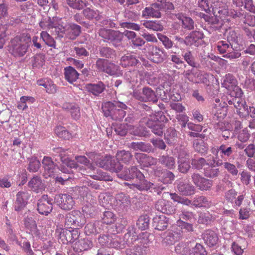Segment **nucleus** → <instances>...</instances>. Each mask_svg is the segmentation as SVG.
<instances>
[{
    "label": "nucleus",
    "mask_w": 255,
    "mask_h": 255,
    "mask_svg": "<svg viewBox=\"0 0 255 255\" xmlns=\"http://www.w3.org/2000/svg\"><path fill=\"white\" fill-rule=\"evenodd\" d=\"M165 139L168 144L174 145L177 140V132L173 128H168L164 133Z\"/></svg>",
    "instance_id": "nucleus-39"
},
{
    "label": "nucleus",
    "mask_w": 255,
    "mask_h": 255,
    "mask_svg": "<svg viewBox=\"0 0 255 255\" xmlns=\"http://www.w3.org/2000/svg\"><path fill=\"white\" fill-rule=\"evenodd\" d=\"M130 127L131 126L127 123H115L112 124V128L116 134L121 136H125L127 134Z\"/></svg>",
    "instance_id": "nucleus-31"
},
{
    "label": "nucleus",
    "mask_w": 255,
    "mask_h": 255,
    "mask_svg": "<svg viewBox=\"0 0 255 255\" xmlns=\"http://www.w3.org/2000/svg\"><path fill=\"white\" fill-rule=\"evenodd\" d=\"M42 165L44 169V174L49 177H51L54 174L57 164L52 160L51 157L44 156L42 160Z\"/></svg>",
    "instance_id": "nucleus-17"
},
{
    "label": "nucleus",
    "mask_w": 255,
    "mask_h": 255,
    "mask_svg": "<svg viewBox=\"0 0 255 255\" xmlns=\"http://www.w3.org/2000/svg\"><path fill=\"white\" fill-rule=\"evenodd\" d=\"M102 109L106 117L121 121L126 115L128 106L120 101H108L103 103Z\"/></svg>",
    "instance_id": "nucleus-2"
},
{
    "label": "nucleus",
    "mask_w": 255,
    "mask_h": 255,
    "mask_svg": "<svg viewBox=\"0 0 255 255\" xmlns=\"http://www.w3.org/2000/svg\"><path fill=\"white\" fill-rule=\"evenodd\" d=\"M144 179L145 181L149 183L150 184H148L147 186L144 188V189H142V190H140L139 189H138L137 188H135L132 190L133 191L137 190L141 192L148 191H150V192H151V190L153 189L154 192H157V194L160 195L162 191L166 189V187L163 186L162 185L159 186L155 185L153 182L148 181L147 179H146L144 175Z\"/></svg>",
    "instance_id": "nucleus-33"
},
{
    "label": "nucleus",
    "mask_w": 255,
    "mask_h": 255,
    "mask_svg": "<svg viewBox=\"0 0 255 255\" xmlns=\"http://www.w3.org/2000/svg\"><path fill=\"white\" fill-rule=\"evenodd\" d=\"M177 189L183 195H191L194 194L195 188L191 184L184 182H179L177 186Z\"/></svg>",
    "instance_id": "nucleus-30"
},
{
    "label": "nucleus",
    "mask_w": 255,
    "mask_h": 255,
    "mask_svg": "<svg viewBox=\"0 0 255 255\" xmlns=\"http://www.w3.org/2000/svg\"><path fill=\"white\" fill-rule=\"evenodd\" d=\"M192 182L201 191H207L213 185V180L203 177L197 172H194L191 175Z\"/></svg>",
    "instance_id": "nucleus-12"
},
{
    "label": "nucleus",
    "mask_w": 255,
    "mask_h": 255,
    "mask_svg": "<svg viewBox=\"0 0 255 255\" xmlns=\"http://www.w3.org/2000/svg\"><path fill=\"white\" fill-rule=\"evenodd\" d=\"M97 54L103 59H113L116 56V50L107 46H100L98 47Z\"/></svg>",
    "instance_id": "nucleus-22"
},
{
    "label": "nucleus",
    "mask_w": 255,
    "mask_h": 255,
    "mask_svg": "<svg viewBox=\"0 0 255 255\" xmlns=\"http://www.w3.org/2000/svg\"><path fill=\"white\" fill-rule=\"evenodd\" d=\"M102 222L104 224H111L116 221V216L114 214L110 211H105L101 216Z\"/></svg>",
    "instance_id": "nucleus-55"
},
{
    "label": "nucleus",
    "mask_w": 255,
    "mask_h": 255,
    "mask_svg": "<svg viewBox=\"0 0 255 255\" xmlns=\"http://www.w3.org/2000/svg\"><path fill=\"white\" fill-rule=\"evenodd\" d=\"M139 107L141 110V115L143 117V119H145L146 120L151 117V115L152 114L153 111L150 107L145 104L141 103L139 105Z\"/></svg>",
    "instance_id": "nucleus-62"
},
{
    "label": "nucleus",
    "mask_w": 255,
    "mask_h": 255,
    "mask_svg": "<svg viewBox=\"0 0 255 255\" xmlns=\"http://www.w3.org/2000/svg\"><path fill=\"white\" fill-rule=\"evenodd\" d=\"M162 244L165 246L172 245L176 241L177 237L171 231H166L161 236Z\"/></svg>",
    "instance_id": "nucleus-50"
},
{
    "label": "nucleus",
    "mask_w": 255,
    "mask_h": 255,
    "mask_svg": "<svg viewBox=\"0 0 255 255\" xmlns=\"http://www.w3.org/2000/svg\"><path fill=\"white\" fill-rule=\"evenodd\" d=\"M37 83L38 85L44 87L46 92L49 93L53 94L56 92V85L50 80L40 79Z\"/></svg>",
    "instance_id": "nucleus-41"
},
{
    "label": "nucleus",
    "mask_w": 255,
    "mask_h": 255,
    "mask_svg": "<svg viewBox=\"0 0 255 255\" xmlns=\"http://www.w3.org/2000/svg\"><path fill=\"white\" fill-rule=\"evenodd\" d=\"M153 174L157 178L159 181L162 182L164 184H171L175 178V176L172 172L161 167L154 168Z\"/></svg>",
    "instance_id": "nucleus-13"
},
{
    "label": "nucleus",
    "mask_w": 255,
    "mask_h": 255,
    "mask_svg": "<svg viewBox=\"0 0 255 255\" xmlns=\"http://www.w3.org/2000/svg\"><path fill=\"white\" fill-rule=\"evenodd\" d=\"M158 160L161 164L169 169H172L175 167V158L173 156L168 154L163 155L159 156Z\"/></svg>",
    "instance_id": "nucleus-34"
},
{
    "label": "nucleus",
    "mask_w": 255,
    "mask_h": 255,
    "mask_svg": "<svg viewBox=\"0 0 255 255\" xmlns=\"http://www.w3.org/2000/svg\"><path fill=\"white\" fill-rule=\"evenodd\" d=\"M145 125L150 129L151 131L155 135L158 136L162 135L163 128L165 127L163 123L147 119L146 120Z\"/></svg>",
    "instance_id": "nucleus-20"
},
{
    "label": "nucleus",
    "mask_w": 255,
    "mask_h": 255,
    "mask_svg": "<svg viewBox=\"0 0 255 255\" xmlns=\"http://www.w3.org/2000/svg\"><path fill=\"white\" fill-rule=\"evenodd\" d=\"M235 2L237 6L244 7L247 10L255 14V6L253 0H235Z\"/></svg>",
    "instance_id": "nucleus-46"
},
{
    "label": "nucleus",
    "mask_w": 255,
    "mask_h": 255,
    "mask_svg": "<svg viewBox=\"0 0 255 255\" xmlns=\"http://www.w3.org/2000/svg\"><path fill=\"white\" fill-rule=\"evenodd\" d=\"M183 56L186 62L191 67H200L199 63L197 61L191 51H187L183 54Z\"/></svg>",
    "instance_id": "nucleus-49"
},
{
    "label": "nucleus",
    "mask_w": 255,
    "mask_h": 255,
    "mask_svg": "<svg viewBox=\"0 0 255 255\" xmlns=\"http://www.w3.org/2000/svg\"><path fill=\"white\" fill-rule=\"evenodd\" d=\"M227 39L228 43L233 46V44H238L240 40V34L238 30L230 29L227 31Z\"/></svg>",
    "instance_id": "nucleus-42"
},
{
    "label": "nucleus",
    "mask_w": 255,
    "mask_h": 255,
    "mask_svg": "<svg viewBox=\"0 0 255 255\" xmlns=\"http://www.w3.org/2000/svg\"><path fill=\"white\" fill-rule=\"evenodd\" d=\"M71 230L62 229L59 234V239L63 244H72L79 239L80 235L79 228Z\"/></svg>",
    "instance_id": "nucleus-9"
},
{
    "label": "nucleus",
    "mask_w": 255,
    "mask_h": 255,
    "mask_svg": "<svg viewBox=\"0 0 255 255\" xmlns=\"http://www.w3.org/2000/svg\"><path fill=\"white\" fill-rule=\"evenodd\" d=\"M88 92L95 96H99L105 90V85L102 82H98L96 84H88L86 86Z\"/></svg>",
    "instance_id": "nucleus-28"
},
{
    "label": "nucleus",
    "mask_w": 255,
    "mask_h": 255,
    "mask_svg": "<svg viewBox=\"0 0 255 255\" xmlns=\"http://www.w3.org/2000/svg\"><path fill=\"white\" fill-rule=\"evenodd\" d=\"M30 196V194L27 191L18 192L16 195V200L14 203V210L20 211L23 210L27 204Z\"/></svg>",
    "instance_id": "nucleus-15"
},
{
    "label": "nucleus",
    "mask_w": 255,
    "mask_h": 255,
    "mask_svg": "<svg viewBox=\"0 0 255 255\" xmlns=\"http://www.w3.org/2000/svg\"><path fill=\"white\" fill-rule=\"evenodd\" d=\"M81 33V27L75 23H70L67 27L66 37L70 40H75Z\"/></svg>",
    "instance_id": "nucleus-23"
},
{
    "label": "nucleus",
    "mask_w": 255,
    "mask_h": 255,
    "mask_svg": "<svg viewBox=\"0 0 255 255\" xmlns=\"http://www.w3.org/2000/svg\"><path fill=\"white\" fill-rule=\"evenodd\" d=\"M98 224L94 223H89L87 224L84 228L85 233L87 235H90L91 234L97 235L100 234L102 231V229L99 227Z\"/></svg>",
    "instance_id": "nucleus-48"
},
{
    "label": "nucleus",
    "mask_w": 255,
    "mask_h": 255,
    "mask_svg": "<svg viewBox=\"0 0 255 255\" xmlns=\"http://www.w3.org/2000/svg\"><path fill=\"white\" fill-rule=\"evenodd\" d=\"M64 70L65 78L69 83H72L78 78L79 74L73 67H67Z\"/></svg>",
    "instance_id": "nucleus-36"
},
{
    "label": "nucleus",
    "mask_w": 255,
    "mask_h": 255,
    "mask_svg": "<svg viewBox=\"0 0 255 255\" xmlns=\"http://www.w3.org/2000/svg\"><path fill=\"white\" fill-rule=\"evenodd\" d=\"M142 17L144 18H149L150 17L160 18L161 16L160 11L158 10L153 8L151 5L146 7L142 11Z\"/></svg>",
    "instance_id": "nucleus-35"
},
{
    "label": "nucleus",
    "mask_w": 255,
    "mask_h": 255,
    "mask_svg": "<svg viewBox=\"0 0 255 255\" xmlns=\"http://www.w3.org/2000/svg\"><path fill=\"white\" fill-rule=\"evenodd\" d=\"M199 67H191V69L184 70L182 75L189 81L194 83H205L206 78L202 74V72L198 69Z\"/></svg>",
    "instance_id": "nucleus-10"
},
{
    "label": "nucleus",
    "mask_w": 255,
    "mask_h": 255,
    "mask_svg": "<svg viewBox=\"0 0 255 255\" xmlns=\"http://www.w3.org/2000/svg\"><path fill=\"white\" fill-rule=\"evenodd\" d=\"M147 58L155 63H161L167 58V53L163 48L150 44H146L143 49Z\"/></svg>",
    "instance_id": "nucleus-3"
},
{
    "label": "nucleus",
    "mask_w": 255,
    "mask_h": 255,
    "mask_svg": "<svg viewBox=\"0 0 255 255\" xmlns=\"http://www.w3.org/2000/svg\"><path fill=\"white\" fill-rule=\"evenodd\" d=\"M17 38L11 40L8 45L9 52L15 57H20L24 56L27 51L28 44L20 43Z\"/></svg>",
    "instance_id": "nucleus-11"
},
{
    "label": "nucleus",
    "mask_w": 255,
    "mask_h": 255,
    "mask_svg": "<svg viewBox=\"0 0 255 255\" xmlns=\"http://www.w3.org/2000/svg\"><path fill=\"white\" fill-rule=\"evenodd\" d=\"M116 157L126 164H129L133 161V155L129 151L122 150L118 151L116 153Z\"/></svg>",
    "instance_id": "nucleus-29"
},
{
    "label": "nucleus",
    "mask_w": 255,
    "mask_h": 255,
    "mask_svg": "<svg viewBox=\"0 0 255 255\" xmlns=\"http://www.w3.org/2000/svg\"><path fill=\"white\" fill-rule=\"evenodd\" d=\"M54 200L47 194H44L38 200L37 210L38 213L47 216L53 210Z\"/></svg>",
    "instance_id": "nucleus-7"
},
{
    "label": "nucleus",
    "mask_w": 255,
    "mask_h": 255,
    "mask_svg": "<svg viewBox=\"0 0 255 255\" xmlns=\"http://www.w3.org/2000/svg\"><path fill=\"white\" fill-rule=\"evenodd\" d=\"M40 37L46 45L53 48L55 47V40L46 31H42L40 33Z\"/></svg>",
    "instance_id": "nucleus-61"
},
{
    "label": "nucleus",
    "mask_w": 255,
    "mask_h": 255,
    "mask_svg": "<svg viewBox=\"0 0 255 255\" xmlns=\"http://www.w3.org/2000/svg\"><path fill=\"white\" fill-rule=\"evenodd\" d=\"M121 65L124 67L135 66L139 62L137 57L131 54L125 55L121 57Z\"/></svg>",
    "instance_id": "nucleus-26"
},
{
    "label": "nucleus",
    "mask_w": 255,
    "mask_h": 255,
    "mask_svg": "<svg viewBox=\"0 0 255 255\" xmlns=\"http://www.w3.org/2000/svg\"><path fill=\"white\" fill-rule=\"evenodd\" d=\"M77 246L80 251L83 252L91 249L93 247L92 240L89 238H83L78 240L74 244Z\"/></svg>",
    "instance_id": "nucleus-37"
},
{
    "label": "nucleus",
    "mask_w": 255,
    "mask_h": 255,
    "mask_svg": "<svg viewBox=\"0 0 255 255\" xmlns=\"http://www.w3.org/2000/svg\"><path fill=\"white\" fill-rule=\"evenodd\" d=\"M129 147L135 151H140L148 153L154 152V148L150 143H146L142 141H133L130 143Z\"/></svg>",
    "instance_id": "nucleus-21"
},
{
    "label": "nucleus",
    "mask_w": 255,
    "mask_h": 255,
    "mask_svg": "<svg viewBox=\"0 0 255 255\" xmlns=\"http://www.w3.org/2000/svg\"><path fill=\"white\" fill-rule=\"evenodd\" d=\"M215 220V218L212 215L209 213H207L201 214L198 218V222L200 224H203L207 225L213 222Z\"/></svg>",
    "instance_id": "nucleus-57"
},
{
    "label": "nucleus",
    "mask_w": 255,
    "mask_h": 255,
    "mask_svg": "<svg viewBox=\"0 0 255 255\" xmlns=\"http://www.w3.org/2000/svg\"><path fill=\"white\" fill-rule=\"evenodd\" d=\"M86 223L84 215L79 210H73L65 216V227L67 228H79Z\"/></svg>",
    "instance_id": "nucleus-5"
},
{
    "label": "nucleus",
    "mask_w": 255,
    "mask_h": 255,
    "mask_svg": "<svg viewBox=\"0 0 255 255\" xmlns=\"http://www.w3.org/2000/svg\"><path fill=\"white\" fill-rule=\"evenodd\" d=\"M123 168V165L119 162L117 157L115 158L110 155L106 170L116 172L118 178L125 181H128L135 179L136 180V182L134 183L125 182L123 183L124 185L128 186L130 189L137 188L142 190V189H144L148 184H150L144 180V174L138 169L137 166L133 165L125 167L123 170H122Z\"/></svg>",
    "instance_id": "nucleus-1"
},
{
    "label": "nucleus",
    "mask_w": 255,
    "mask_h": 255,
    "mask_svg": "<svg viewBox=\"0 0 255 255\" xmlns=\"http://www.w3.org/2000/svg\"><path fill=\"white\" fill-rule=\"evenodd\" d=\"M205 244L209 247L215 246L218 242V236L215 232L211 230H206L202 235Z\"/></svg>",
    "instance_id": "nucleus-19"
},
{
    "label": "nucleus",
    "mask_w": 255,
    "mask_h": 255,
    "mask_svg": "<svg viewBox=\"0 0 255 255\" xmlns=\"http://www.w3.org/2000/svg\"><path fill=\"white\" fill-rule=\"evenodd\" d=\"M136 226L141 230H146L149 229L150 218L147 215L140 216L136 221Z\"/></svg>",
    "instance_id": "nucleus-44"
},
{
    "label": "nucleus",
    "mask_w": 255,
    "mask_h": 255,
    "mask_svg": "<svg viewBox=\"0 0 255 255\" xmlns=\"http://www.w3.org/2000/svg\"><path fill=\"white\" fill-rule=\"evenodd\" d=\"M55 132L60 138L64 139H69L71 137V134L65 128V127L58 126L55 129Z\"/></svg>",
    "instance_id": "nucleus-59"
},
{
    "label": "nucleus",
    "mask_w": 255,
    "mask_h": 255,
    "mask_svg": "<svg viewBox=\"0 0 255 255\" xmlns=\"http://www.w3.org/2000/svg\"><path fill=\"white\" fill-rule=\"evenodd\" d=\"M221 84L223 87L228 90L232 97L241 98L244 95L241 88L238 86L236 78L231 74H226L223 78Z\"/></svg>",
    "instance_id": "nucleus-4"
},
{
    "label": "nucleus",
    "mask_w": 255,
    "mask_h": 255,
    "mask_svg": "<svg viewBox=\"0 0 255 255\" xmlns=\"http://www.w3.org/2000/svg\"><path fill=\"white\" fill-rule=\"evenodd\" d=\"M108 40L113 44L115 47H117V43L121 42L123 38V34L119 31L111 29L109 32Z\"/></svg>",
    "instance_id": "nucleus-47"
},
{
    "label": "nucleus",
    "mask_w": 255,
    "mask_h": 255,
    "mask_svg": "<svg viewBox=\"0 0 255 255\" xmlns=\"http://www.w3.org/2000/svg\"><path fill=\"white\" fill-rule=\"evenodd\" d=\"M135 228L131 226L127 229V233H126L123 238V242L124 243L125 249L131 248L133 247V242L138 239V236L135 232Z\"/></svg>",
    "instance_id": "nucleus-16"
},
{
    "label": "nucleus",
    "mask_w": 255,
    "mask_h": 255,
    "mask_svg": "<svg viewBox=\"0 0 255 255\" xmlns=\"http://www.w3.org/2000/svg\"><path fill=\"white\" fill-rule=\"evenodd\" d=\"M155 209L163 214L171 215L174 213L175 208L171 203L165 200H159L155 204Z\"/></svg>",
    "instance_id": "nucleus-18"
},
{
    "label": "nucleus",
    "mask_w": 255,
    "mask_h": 255,
    "mask_svg": "<svg viewBox=\"0 0 255 255\" xmlns=\"http://www.w3.org/2000/svg\"><path fill=\"white\" fill-rule=\"evenodd\" d=\"M232 48V46L228 41H220L217 43V49L221 54H226L230 51Z\"/></svg>",
    "instance_id": "nucleus-58"
},
{
    "label": "nucleus",
    "mask_w": 255,
    "mask_h": 255,
    "mask_svg": "<svg viewBox=\"0 0 255 255\" xmlns=\"http://www.w3.org/2000/svg\"><path fill=\"white\" fill-rule=\"evenodd\" d=\"M147 248L142 245L134 246L133 249L127 248L126 253L127 255H145Z\"/></svg>",
    "instance_id": "nucleus-40"
},
{
    "label": "nucleus",
    "mask_w": 255,
    "mask_h": 255,
    "mask_svg": "<svg viewBox=\"0 0 255 255\" xmlns=\"http://www.w3.org/2000/svg\"><path fill=\"white\" fill-rule=\"evenodd\" d=\"M152 224L155 230L163 231L168 226V219L163 215L156 216L153 218Z\"/></svg>",
    "instance_id": "nucleus-24"
},
{
    "label": "nucleus",
    "mask_w": 255,
    "mask_h": 255,
    "mask_svg": "<svg viewBox=\"0 0 255 255\" xmlns=\"http://www.w3.org/2000/svg\"><path fill=\"white\" fill-rule=\"evenodd\" d=\"M84 15L89 20L95 19L97 21L100 19V15L98 11L90 8H87L83 11Z\"/></svg>",
    "instance_id": "nucleus-56"
},
{
    "label": "nucleus",
    "mask_w": 255,
    "mask_h": 255,
    "mask_svg": "<svg viewBox=\"0 0 255 255\" xmlns=\"http://www.w3.org/2000/svg\"><path fill=\"white\" fill-rule=\"evenodd\" d=\"M133 96L136 100L141 102H152L156 103L158 101L155 92L151 88L147 86H144L142 88L141 92L138 90H134Z\"/></svg>",
    "instance_id": "nucleus-6"
},
{
    "label": "nucleus",
    "mask_w": 255,
    "mask_h": 255,
    "mask_svg": "<svg viewBox=\"0 0 255 255\" xmlns=\"http://www.w3.org/2000/svg\"><path fill=\"white\" fill-rule=\"evenodd\" d=\"M110 245L109 248H115L117 249H125L124 243L123 242V238L119 236L114 235L111 236Z\"/></svg>",
    "instance_id": "nucleus-43"
},
{
    "label": "nucleus",
    "mask_w": 255,
    "mask_h": 255,
    "mask_svg": "<svg viewBox=\"0 0 255 255\" xmlns=\"http://www.w3.org/2000/svg\"><path fill=\"white\" fill-rule=\"evenodd\" d=\"M248 105L245 101L240 99L235 103V108L236 109V111L239 116L242 118H244V115L246 114V108Z\"/></svg>",
    "instance_id": "nucleus-54"
},
{
    "label": "nucleus",
    "mask_w": 255,
    "mask_h": 255,
    "mask_svg": "<svg viewBox=\"0 0 255 255\" xmlns=\"http://www.w3.org/2000/svg\"><path fill=\"white\" fill-rule=\"evenodd\" d=\"M189 255H207V252L202 245L197 243L194 247L190 250Z\"/></svg>",
    "instance_id": "nucleus-60"
},
{
    "label": "nucleus",
    "mask_w": 255,
    "mask_h": 255,
    "mask_svg": "<svg viewBox=\"0 0 255 255\" xmlns=\"http://www.w3.org/2000/svg\"><path fill=\"white\" fill-rule=\"evenodd\" d=\"M148 119L161 123H165L168 121L167 118L162 111L158 112L155 114L152 112V115H151V117H150Z\"/></svg>",
    "instance_id": "nucleus-64"
},
{
    "label": "nucleus",
    "mask_w": 255,
    "mask_h": 255,
    "mask_svg": "<svg viewBox=\"0 0 255 255\" xmlns=\"http://www.w3.org/2000/svg\"><path fill=\"white\" fill-rule=\"evenodd\" d=\"M87 155L95 161L97 166L106 169L110 155L99 158V155L94 152H89Z\"/></svg>",
    "instance_id": "nucleus-27"
},
{
    "label": "nucleus",
    "mask_w": 255,
    "mask_h": 255,
    "mask_svg": "<svg viewBox=\"0 0 255 255\" xmlns=\"http://www.w3.org/2000/svg\"><path fill=\"white\" fill-rule=\"evenodd\" d=\"M142 25L146 28L154 31H162L164 29L163 25L160 20H145Z\"/></svg>",
    "instance_id": "nucleus-38"
},
{
    "label": "nucleus",
    "mask_w": 255,
    "mask_h": 255,
    "mask_svg": "<svg viewBox=\"0 0 255 255\" xmlns=\"http://www.w3.org/2000/svg\"><path fill=\"white\" fill-rule=\"evenodd\" d=\"M191 164L193 168L200 170L207 164V161L204 158L199 157L192 158L191 159Z\"/></svg>",
    "instance_id": "nucleus-53"
},
{
    "label": "nucleus",
    "mask_w": 255,
    "mask_h": 255,
    "mask_svg": "<svg viewBox=\"0 0 255 255\" xmlns=\"http://www.w3.org/2000/svg\"><path fill=\"white\" fill-rule=\"evenodd\" d=\"M190 161L186 157H180L178 159V170L182 173H187L191 168Z\"/></svg>",
    "instance_id": "nucleus-45"
},
{
    "label": "nucleus",
    "mask_w": 255,
    "mask_h": 255,
    "mask_svg": "<svg viewBox=\"0 0 255 255\" xmlns=\"http://www.w3.org/2000/svg\"><path fill=\"white\" fill-rule=\"evenodd\" d=\"M193 147L195 150L201 154H205L208 150V145L202 140L196 139L194 141Z\"/></svg>",
    "instance_id": "nucleus-51"
},
{
    "label": "nucleus",
    "mask_w": 255,
    "mask_h": 255,
    "mask_svg": "<svg viewBox=\"0 0 255 255\" xmlns=\"http://www.w3.org/2000/svg\"><path fill=\"white\" fill-rule=\"evenodd\" d=\"M178 18L181 20L182 28L188 30H191L194 29V22L192 18L189 17H181L180 16H179Z\"/></svg>",
    "instance_id": "nucleus-52"
},
{
    "label": "nucleus",
    "mask_w": 255,
    "mask_h": 255,
    "mask_svg": "<svg viewBox=\"0 0 255 255\" xmlns=\"http://www.w3.org/2000/svg\"><path fill=\"white\" fill-rule=\"evenodd\" d=\"M45 55L42 53L36 54L33 58L32 66L38 68L42 67L45 63Z\"/></svg>",
    "instance_id": "nucleus-63"
},
{
    "label": "nucleus",
    "mask_w": 255,
    "mask_h": 255,
    "mask_svg": "<svg viewBox=\"0 0 255 255\" xmlns=\"http://www.w3.org/2000/svg\"><path fill=\"white\" fill-rule=\"evenodd\" d=\"M187 46L195 45L197 46L199 44V41L204 38V34L199 31H192L186 36Z\"/></svg>",
    "instance_id": "nucleus-25"
},
{
    "label": "nucleus",
    "mask_w": 255,
    "mask_h": 255,
    "mask_svg": "<svg viewBox=\"0 0 255 255\" xmlns=\"http://www.w3.org/2000/svg\"><path fill=\"white\" fill-rule=\"evenodd\" d=\"M134 157L136 162L142 167H149L157 163L156 158L141 152H136Z\"/></svg>",
    "instance_id": "nucleus-14"
},
{
    "label": "nucleus",
    "mask_w": 255,
    "mask_h": 255,
    "mask_svg": "<svg viewBox=\"0 0 255 255\" xmlns=\"http://www.w3.org/2000/svg\"><path fill=\"white\" fill-rule=\"evenodd\" d=\"M28 186L31 190L37 193L39 190L43 189L44 188L41 178L38 176H33L28 182Z\"/></svg>",
    "instance_id": "nucleus-32"
},
{
    "label": "nucleus",
    "mask_w": 255,
    "mask_h": 255,
    "mask_svg": "<svg viewBox=\"0 0 255 255\" xmlns=\"http://www.w3.org/2000/svg\"><path fill=\"white\" fill-rule=\"evenodd\" d=\"M54 201L60 209L65 211L72 209L75 204L73 198L68 194L55 195Z\"/></svg>",
    "instance_id": "nucleus-8"
}]
</instances>
